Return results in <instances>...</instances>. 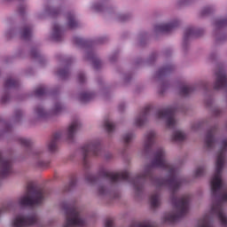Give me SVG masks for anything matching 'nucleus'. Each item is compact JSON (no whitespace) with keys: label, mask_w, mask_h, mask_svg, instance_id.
Returning a JSON list of instances; mask_svg holds the SVG:
<instances>
[{"label":"nucleus","mask_w":227,"mask_h":227,"mask_svg":"<svg viewBox=\"0 0 227 227\" xmlns=\"http://www.w3.org/2000/svg\"><path fill=\"white\" fill-rule=\"evenodd\" d=\"M172 139L180 143V141H185L187 139V135L183 130H177L172 135Z\"/></svg>","instance_id":"nucleus-10"},{"label":"nucleus","mask_w":227,"mask_h":227,"mask_svg":"<svg viewBox=\"0 0 227 227\" xmlns=\"http://www.w3.org/2000/svg\"><path fill=\"white\" fill-rule=\"evenodd\" d=\"M105 127L106 130L111 131L113 130V129H114V124H113V122H111L110 121H106L105 122Z\"/></svg>","instance_id":"nucleus-18"},{"label":"nucleus","mask_w":227,"mask_h":227,"mask_svg":"<svg viewBox=\"0 0 227 227\" xmlns=\"http://www.w3.org/2000/svg\"><path fill=\"white\" fill-rule=\"evenodd\" d=\"M226 152H227V139L221 142L220 149L216 154V161L215 166V174L211 178V189L215 192L219 191L223 187V178L221 177V173L223 168H224V162L226 160Z\"/></svg>","instance_id":"nucleus-1"},{"label":"nucleus","mask_w":227,"mask_h":227,"mask_svg":"<svg viewBox=\"0 0 227 227\" xmlns=\"http://www.w3.org/2000/svg\"><path fill=\"white\" fill-rule=\"evenodd\" d=\"M205 173V168L203 167H199L194 171L193 175L195 177L201 176Z\"/></svg>","instance_id":"nucleus-16"},{"label":"nucleus","mask_w":227,"mask_h":227,"mask_svg":"<svg viewBox=\"0 0 227 227\" xmlns=\"http://www.w3.org/2000/svg\"><path fill=\"white\" fill-rule=\"evenodd\" d=\"M134 137L132 134H126L123 136V139L125 143H130V140Z\"/></svg>","instance_id":"nucleus-20"},{"label":"nucleus","mask_w":227,"mask_h":227,"mask_svg":"<svg viewBox=\"0 0 227 227\" xmlns=\"http://www.w3.org/2000/svg\"><path fill=\"white\" fill-rule=\"evenodd\" d=\"M213 141H214L213 137H207V139H206V143H207V146H210L212 145Z\"/></svg>","instance_id":"nucleus-23"},{"label":"nucleus","mask_w":227,"mask_h":227,"mask_svg":"<svg viewBox=\"0 0 227 227\" xmlns=\"http://www.w3.org/2000/svg\"><path fill=\"white\" fill-rule=\"evenodd\" d=\"M88 98H90V95L88 94H84L81 97V101L82 102H87L88 101Z\"/></svg>","instance_id":"nucleus-24"},{"label":"nucleus","mask_w":227,"mask_h":227,"mask_svg":"<svg viewBox=\"0 0 227 227\" xmlns=\"http://www.w3.org/2000/svg\"><path fill=\"white\" fill-rule=\"evenodd\" d=\"M43 110H37L36 111V114H37V116H43Z\"/></svg>","instance_id":"nucleus-26"},{"label":"nucleus","mask_w":227,"mask_h":227,"mask_svg":"<svg viewBox=\"0 0 227 227\" xmlns=\"http://www.w3.org/2000/svg\"><path fill=\"white\" fill-rule=\"evenodd\" d=\"M106 227H113V222L111 221L106 222Z\"/></svg>","instance_id":"nucleus-28"},{"label":"nucleus","mask_w":227,"mask_h":227,"mask_svg":"<svg viewBox=\"0 0 227 227\" xmlns=\"http://www.w3.org/2000/svg\"><path fill=\"white\" fill-rule=\"evenodd\" d=\"M211 214H214L222 226L227 227V217L224 215L223 205L221 203L213 204L211 207Z\"/></svg>","instance_id":"nucleus-8"},{"label":"nucleus","mask_w":227,"mask_h":227,"mask_svg":"<svg viewBox=\"0 0 227 227\" xmlns=\"http://www.w3.org/2000/svg\"><path fill=\"white\" fill-rule=\"evenodd\" d=\"M43 191L38 189L29 192L28 193L25 194L24 196L20 197L18 200L19 205L21 207H27L29 205H39L44 200Z\"/></svg>","instance_id":"nucleus-4"},{"label":"nucleus","mask_w":227,"mask_h":227,"mask_svg":"<svg viewBox=\"0 0 227 227\" xmlns=\"http://www.w3.org/2000/svg\"><path fill=\"white\" fill-rule=\"evenodd\" d=\"M190 89L188 87H183L181 89V95H187V93H189Z\"/></svg>","instance_id":"nucleus-22"},{"label":"nucleus","mask_w":227,"mask_h":227,"mask_svg":"<svg viewBox=\"0 0 227 227\" xmlns=\"http://www.w3.org/2000/svg\"><path fill=\"white\" fill-rule=\"evenodd\" d=\"M184 36H187V34H186V35H184Z\"/></svg>","instance_id":"nucleus-35"},{"label":"nucleus","mask_w":227,"mask_h":227,"mask_svg":"<svg viewBox=\"0 0 227 227\" xmlns=\"http://www.w3.org/2000/svg\"><path fill=\"white\" fill-rule=\"evenodd\" d=\"M4 210L3 208L0 209V216L3 215Z\"/></svg>","instance_id":"nucleus-31"},{"label":"nucleus","mask_w":227,"mask_h":227,"mask_svg":"<svg viewBox=\"0 0 227 227\" xmlns=\"http://www.w3.org/2000/svg\"><path fill=\"white\" fill-rule=\"evenodd\" d=\"M188 205L189 196H184L181 198L174 204L172 211L163 216L164 223H175L176 219L182 217V215H185V214H187V210H189Z\"/></svg>","instance_id":"nucleus-2"},{"label":"nucleus","mask_w":227,"mask_h":227,"mask_svg":"<svg viewBox=\"0 0 227 227\" xmlns=\"http://www.w3.org/2000/svg\"><path fill=\"white\" fill-rule=\"evenodd\" d=\"M37 95H42V92L37 90Z\"/></svg>","instance_id":"nucleus-34"},{"label":"nucleus","mask_w":227,"mask_h":227,"mask_svg":"<svg viewBox=\"0 0 227 227\" xmlns=\"http://www.w3.org/2000/svg\"><path fill=\"white\" fill-rule=\"evenodd\" d=\"M178 187H180V183H178L177 181H171L169 183V189L170 191H176V189H178Z\"/></svg>","instance_id":"nucleus-15"},{"label":"nucleus","mask_w":227,"mask_h":227,"mask_svg":"<svg viewBox=\"0 0 227 227\" xmlns=\"http://www.w3.org/2000/svg\"><path fill=\"white\" fill-rule=\"evenodd\" d=\"M153 137H155V132L151 131L146 135V142L152 143L153 141Z\"/></svg>","instance_id":"nucleus-17"},{"label":"nucleus","mask_w":227,"mask_h":227,"mask_svg":"<svg viewBox=\"0 0 227 227\" xmlns=\"http://www.w3.org/2000/svg\"><path fill=\"white\" fill-rule=\"evenodd\" d=\"M90 150H93V145H89V146L86 148V151H87V152H90Z\"/></svg>","instance_id":"nucleus-29"},{"label":"nucleus","mask_w":227,"mask_h":227,"mask_svg":"<svg viewBox=\"0 0 227 227\" xmlns=\"http://www.w3.org/2000/svg\"><path fill=\"white\" fill-rule=\"evenodd\" d=\"M98 192L101 195L106 194V189L104 187H101V188H99Z\"/></svg>","instance_id":"nucleus-25"},{"label":"nucleus","mask_w":227,"mask_h":227,"mask_svg":"<svg viewBox=\"0 0 227 227\" xmlns=\"http://www.w3.org/2000/svg\"><path fill=\"white\" fill-rule=\"evenodd\" d=\"M63 212L66 215L63 227H81L86 224V220L81 215L79 208L64 207Z\"/></svg>","instance_id":"nucleus-3"},{"label":"nucleus","mask_w":227,"mask_h":227,"mask_svg":"<svg viewBox=\"0 0 227 227\" xmlns=\"http://www.w3.org/2000/svg\"><path fill=\"white\" fill-rule=\"evenodd\" d=\"M160 204V196L159 194H153L151 196V205L153 207H158Z\"/></svg>","instance_id":"nucleus-13"},{"label":"nucleus","mask_w":227,"mask_h":227,"mask_svg":"<svg viewBox=\"0 0 227 227\" xmlns=\"http://www.w3.org/2000/svg\"><path fill=\"white\" fill-rule=\"evenodd\" d=\"M166 152L164 150H160L156 153L155 159L152 163L153 168H168L171 173L175 171V168L173 167L169 166L168 164V161H166Z\"/></svg>","instance_id":"nucleus-7"},{"label":"nucleus","mask_w":227,"mask_h":227,"mask_svg":"<svg viewBox=\"0 0 227 227\" xmlns=\"http://www.w3.org/2000/svg\"><path fill=\"white\" fill-rule=\"evenodd\" d=\"M79 129H81V122L78 121L71 122L67 128V137H72Z\"/></svg>","instance_id":"nucleus-9"},{"label":"nucleus","mask_w":227,"mask_h":227,"mask_svg":"<svg viewBox=\"0 0 227 227\" xmlns=\"http://www.w3.org/2000/svg\"><path fill=\"white\" fill-rule=\"evenodd\" d=\"M155 121H165L167 127H175L176 125V119L169 110H160L154 115Z\"/></svg>","instance_id":"nucleus-6"},{"label":"nucleus","mask_w":227,"mask_h":227,"mask_svg":"<svg viewBox=\"0 0 227 227\" xmlns=\"http://www.w3.org/2000/svg\"><path fill=\"white\" fill-rule=\"evenodd\" d=\"M72 22H73V21H71V22L69 23V25H70L71 27H74V25H72Z\"/></svg>","instance_id":"nucleus-33"},{"label":"nucleus","mask_w":227,"mask_h":227,"mask_svg":"<svg viewBox=\"0 0 227 227\" xmlns=\"http://www.w3.org/2000/svg\"><path fill=\"white\" fill-rule=\"evenodd\" d=\"M226 83L225 74H217L216 82L215 83V90H219Z\"/></svg>","instance_id":"nucleus-11"},{"label":"nucleus","mask_w":227,"mask_h":227,"mask_svg":"<svg viewBox=\"0 0 227 227\" xmlns=\"http://www.w3.org/2000/svg\"><path fill=\"white\" fill-rule=\"evenodd\" d=\"M29 35H31V31L27 28H26L22 33H21V36L22 38H27L29 36Z\"/></svg>","instance_id":"nucleus-21"},{"label":"nucleus","mask_w":227,"mask_h":227,"mask_svg":"<svg viewBox=\"0 0 227 227\" xmlns=\"http://www.w3.org/2000/svg\"><path fill=\"white\" fill-rule=\"evenodd\" d=\"M109 177L113 182H116V180H127L129 178V172H121V174H109Z\"/></svg>","instance_id":"nucleus-12"},{"label":"nucleus","mask_w":227,"mask_h":227,"mask_svg":"<svg viewBox=\"0 0 227 227\" xmlns=\"http://www.w3.org/2000/svg\"><path fill=\"white\" fill-rule=\"evenodd\" d=\"M36 223H38V216L35 214L27 216L24 215H17L12 218L9 227L33 226V224H36Z\"/></svg>","instance_id":"nucleus-5"},{"label":"nucleus","mask_w":227,"mask_h":227,"mask_svg":"<svg viewBox=\"0 0 227 227\" xmlns=\"http://www.w3.org/2000/svg\"><path fill=\"white\" fill-rule=\"evenodd\" d=\"M172 27H175V24L169 23V24L162 25L160 27V31H171Z\"/></svg>","instance_id":"nucleus-14"},{"label":"nucleus","mask_w":227,"mask_h":227,"mask_svg":"<svg viewBox=\"0 0 227 227\" xmlns=\"http://www.w3.org/2000/svg\"><path fill=\"white\" fill-rule=\"evenodd\" d=\"M222 201H227V192L223 194Z\"/></svg>","instance_id":"nucleus-27"},{"label":"nucleus","mask_w":227,"mask_h":227,"mask_svg":"<svg viewBox=\"0 0 227 227\" xmlns=\"http://www.w3.org/2000/svg\"><path fill=\"white\" fill-rule=\"evenodd\" d=\"M137 125H143V122H141V119L137 120Z\"/></svg>","instance_id":"nucleus-30"},{"label":"nucleus","mask_w":227,"mask_h":227,"mask_svg":"<svg viewBox=\"0 0 227 227\" xmlns=\"http://www.w3.org/2000/svg\"><path fill=\"white\" fill-rule=\"evenodd\" d=\"M143 227H153V226H152V224L148 223V224L144 225Z\"/></svg>","instance_id":"nucleus-32"},{"label":"nucleus","mask_w":227,"mask_h":227,"mask_svg":"<svg viewBox=\"0 0 227 227\" xmlns=\"http://www.w3.org/2000/svg\"><path fill=\"white\" fill-rule=\"evenodd\" d=\"M48 149L50 150V152H52L56 149V141L55 140H51L49 144H48Z\"/></svg>","instance_id":"nucleus-19"}]
</instances>
